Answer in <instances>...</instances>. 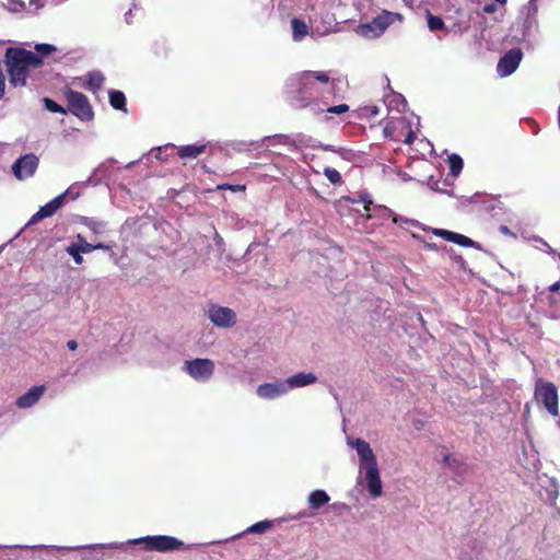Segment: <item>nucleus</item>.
Wrapping results in <instances>:
<instances>
[{
    "mask_svg": "<svg viewBox=\"0 0 560 560\" xmlns=\"http://www.w3.org/2000/svg\"><path fill=\"white\" fill-rule=\"evenodd\" d=\"M94 247H95V250H96V249H103V250H108V249H110V246L105 245V244H103V243L95 244V245H94Z\"/></svg>",
    "mask_w": 560,
    "mask_h": 560,
    "instance_id": "obj_40",
    "label": "nucleus"
},
{
    "mask_svg": "<svg viewBox=\"0 0 560 560\" xmlns=\"http://www.w3.org/2000/svg\"><path fill=\"white\" fill-rule=\"evenodd\" d=\"M330 500V497L324 490H314L307 498L308 506L313 510H319Z\"/></svg>",
    "mask_w": 560,
    "mask_h": 560,
    "instance_id": "obj_19",
    "label": "nucleus"
},
{
    "mask_svg": "<svg viewBox=\"0 0 560 560\" xmlns=\"http://www.w3.org/2000/svg\"><path fill=\"white\" fill-rule=\"evenodd\" d=\"M447 163L450 166V175L457 177L464 166V161L458 154H451L447 159Z\"/></svg>",
    "mask_w": 560,
    "mask_h": 560,
    "instance_id": "obj_23",
    "label": "nucleus"
},
{
    "mask_svg": "<svg viewBox=\"0 0 560 560\" xmlns=\"http://www.w3.org/2000/svg\"><path fill=\"white\" fill-rule=\"evenodd\" d=\"M38 164L39 160L35 154L28 153L22 155L12 165L13 175L19 180L32 177L36 173Z\"/></svg>",
    "mask_w": 560,
    "mask_h": 560,
    "instance_id": "obj_8",
    "label": "nucleus"
},
{
    "mask_svg": "<svg viewBox=\"0 0 560 560\" xmlns=\"http://www.w3.org/2000/svg\"><path fill=\"white\" fill-rule=\"evenodd\" d=\"M291 26L293 32V39L296 42L301 40L308 34L310 27L301 19L293 18L291 21Z\"/></svg>",
    "mask_w": 560,
    "mask_h": 560,
    "instance_id": "obj_20",
    "label": "nucleus"
},
{
    "mask_svg": "<svg viewBox=\"0 0 560 560\" xmlns=\"http://www.w3.org/2000/svg\"><path fill=\"white\" fill-rule=\"evenodd\" d=\"M416 139L415 132L408 127V132L404 139V143L406 144H412Z\"/></svg>",
    "mask_w": 560,
    "mask_h": 560,
    "instance_id": "obj_33",
    "label": "nucleus"
},
{
    "mask_svg": "<svg viewBox=\"0 0 560 560\" xmlns=\"http://www.w3.org/2000/svg\"><path fill=\"white\" fill-rule=\"evenodd\" d=\"M45 108L50 113L67 114V109L49 97L43 98Z\"/></svg>",
    "mask_w": 560,
    "mask_h": 560,
    "instance_id": "obj_27",
    "label": "nucleus"
},
{
    "mask_svg": "<svg viewBox=\"0 0 560 560\" xmlns=\"http://www.w3.org/2000/svg\"><path fill=\"white\" fill-rule=\"evenodd\" d=\"M447 236H450L448 242H453V243L464 246V247H472L475 245V242L471 238H469L463 234L451 232V234H447Z\"/></svg>",
    "mask_w": 560,
    "mask_h": 560,
    "instance_id": "obj_26",
    "label": "nucleus"
},
{
    "mask_svg": "<svg viewBox=\"0 0 560 560\" xmlns=\"http://www.w3.org/2000/svg\"><path fill=\"white\" fill-rule=\"evenodd\" d=\"M317 149L324 150V151H331V152H338L337 149H335L331 144H319L316 147Z\"/></svg>",
    "mask_w": 560,
    "mask_h": 560,
    "instance_id": "obj_37",
    "label": "nucleus"
},
{
    "mask_svg": "<svg viewBox=\"0 0 560 560\" xmlns=\"http://www.w3.org/2000/svg\"><path fill=\"white\" fill-rule=\"evenodd\" d=\"M208 317L218 327H232L236 322V314L233 310L218 305H212L209 308Z\"/></svg>",
    "mask_w": 560,
    "mask_h": 560,
    "instance_id": "obj_10",
    "label": "nucleus"
},
{
    "mask_svg": "<svg viewBox=\"0 0 560 560\" xmlns=\"http://www.w3.org/2000/svg\"><path fill=\"white\" fill-rule=\"evenodd\" d=\"M345 199L350 201V202H352V203L362 202L363 206H364V210L366 211L365 218L368 220L373 217L372 211H380V212H383L384 214H387V215L392 214V211L388 208H386L384 206H374L372 197H371V195L369 192L361 194L358 199L350 198V197H345Z\"/></svg>",
    "mask_w": 560,
    "mask_h": 560,
    "instance_id": "obj_15",
    "label": "nucleus"
},
{
    "mask_svg": "<svg viewBox=\"0 0 560 560\" xmlns=\"http://www.w3.org/2000/svg\"><path fill=\"white\" fill-rule=\"evenodd\" d=\"M394 129H395V127H394V125H393V124H387V125L384 127V135H385V137H386V138H390V139H393V138H394V136H393V133H394Z\"/></svg>",
    "mask_w": 560,
    "mask_h": 560,
    "instance_id": "obj_34",
    "label": "nucleus"
},
{
    "mask_svg": "<svg viewBox=\"0 0 560 560\" xmlns=\"http://www.w3.org/2000/svg\"><path fill=\"white\" fill-rule=\"evenodd\" d=\"M535 399L542 404L550 415H558L559 396L552 382L538 380L535 385Z\"/></svg>",
    "mask_w": 560,
    "mask_h": 560,
    "instance_id": "obj_6",
    "label": "nucleus"
},
{
    "mask_svg": "<svg viewBox=\"0 0 560 560\" xmlns=\"http://www.w3.org/2000/svg\"><path fill=\"white\" fill-rule=\"evenodd\" d=\"M443 462L448 466H454L457 463V460L450 454L444 455Z\"/></svg>",
    "mask_w": 560,
    "mask_h": 560,
    "instance_id": "obj_36",
    "label": "nucleus"
},
{
    "mask_svg": "<svg viewBox=\"0 0 560 560\" xmlns=\"http://www.w3.org/2000/svg\"><path fill=\"white\" fill-rule=\"evenodd\" d=\"M78 243H74L77 248L81 252V254H89L95 250L94 244H91L85 241V238L81 235H77Z\"/></svg>",
    "mask_w": 560,
    "mask_h": 560,
    "instance_id": "obj_30",
    "label": "nucleus"
},
{
    "mask_svg": "<svg viewBox=\"0 0 560 560\" xmlns=\"http://www.w3.org/2000/svg\"><path fill=\"white\" fill-rule=\"evenodd\" d=\"M323 173L332 185H340L342 183L341 175L337 170L327 166Z\"/></svg>",
    "mask_w": 560,
    "mask_h": 560,
    "instance_id": "obj_29",
    "label": "nucleus"
},
{
    "mask_svg": "<svg viewBox=\"0 0 560 560\" xmlns=\"http://www.w3.org/2000/svg\"><path fill=\"white\" fill-rule=\"evenodd\" d=\"M394 223H398V219L396 217L393 218Z\"/></svg>",
    "mask_w": 560,
    "mask_h": 560,
    "instance_id": "obj_44",
    "label": "nucleus"
},
{
    "mask_svg": "<svg viewBox=\"0 0 560 560\" xmlns=\"http://www.w3.org/2000/svg\"><path fill=\"white\" fill-rule=\"evenodd\" d=\"M401 20V14L384 10L371 22L360 24L357 27V34L368 39L377 38L384 34V32L388 28L389 25H392L396 21L400 22Z\"/></svg>",
    "mask_w": 560,
    "mask_h": 560,
    "instance_id": "obj_3",
    "label": "nucleus"
},
{
    "mask_svg": "<svg viewBox=\"0 0 560 560\" xmlns=\"http://www.w3.org/2000/svg\"><path fill=\"white\" fill-rule=\"evenodd\" d=\"M207 144H187L177 148V155L180 159H197L207 151Z\"/></svg>",
    "mask_w": 560,
    "mask_h": 560,
    "instance_id": "obj_18",
    "label": "nucleus"
},
{
    "mask_svg": "<svg viewBox=\"0 0 560 560\" xmlns=\"http://www.w3.org/2000/svg\"><path fill=\"white\" fill-rule=\"evenodd\" d=\"M365 480L368 483V490L372 498H378L382 494V481L380 477V470L377 464L365 466Z\"/></svg>",
    "mask_w": 560,
    "mask_h": 560,
    "instance_id": "obj_12",
    "label": "nucleus"
},
{
    "mask_svg": "<svg viewBox=\"0 0 560 560\" xmlns=\"http://www.w3.org/2000/svg\"><path fill=\"white\" fill-rule=\"evenodd\" d=\"M86 226L92 228L91 223L85 222Z\"/></svg>",
    "mask_w": 560,
    "mask_h": 560,
    "instance_id": "obj_47",
    "label": "nucleus"
},
{
    "mask_svg": "<svg viewBox=\"0 0 560 560\" xmlns=\"http://www.w3.org/2000/svg\"><path fill=\"white\" fill-rule=\"evenodd\" d=\"M275 526L273 521L265 520L257 522L249 526L244 533L248 534H265Z\"/></svg>",
    "mask_w": 560,
    "mask_h": 560,
    "instance_id": "obj_24",
    "label": "nucleus"
},
{
    "mask_svg": "<svg viewBox=\"0 0 560 560\" xmlns=\"http://www.w3.org/2000/svg\"><path fill=\"white\" fill-rule=\"evenodd\" d=\"M109 104L114 109L127 112L126 96L121 91L113 90L109 92Z\"/></svg>",
    "mask_w": 560,
    "mask_h": 560,
    "instance_id": "obj_21",
    "label": "nucleus"
},
{
    "mask_svg": "<svg viewBox=\"0 0 560 560\" xmlns=\"http://www.w3.org/2000/svg\"><path fill=\"white\" fill-rule=\"evenodd\" d=\"M218 190H231V191H243L245 190L244 185H231V184H220L217 186Z\"/></svg>",
    "mask_w": 560,
    "mask_h": 560,
    "instance_id": "obj_32",
    "label": "nucleus"
},
{
    "mask_svg": "<svg viewBox=\"0 0 560 560\" xmlns=\"http://www.w3.org/2000/svg\"><path fill=\"white\" fill-rule=\"evenodd\" d=\"M327 105H328L327 102L322 101V104H319L313 112L314 113L327 112L330 114L340 115V114H345L349 110V106L347 104H339L336 106H327Z\"/></svg>",
    "mask_w": 560,
    "mask_h": 560,
    "instance_id": "obj_22",
    "label": "nucleus"
},
{
    "mask_svg": "<svg viewBox=\"0 0 560 560\" xmlns=\"http://www.w3.org/2000/svg\"><path fill=\"white\" fill-rule=\"evenodd\" d=\"M66 252L73 258L74 262L77 265H81L83 262V257H82V254L81 252L77 248L75 244L72 243L70 244L67 248H66Z\"/></svg>",
    "mask_w": 560,
    "mask_h": 560,
    "instance_id": "obj_31",
    "label": "nucleus"
},
{
    "mask_svg": "<svg viewBox=\"0 0 560 560\" xmlns=\"http://www.w3.org/2000/svg\"><path fill=\"white\" fill-rule=\"evenodd\" d=\"M400 124L405 126L406 125L405 119H400Z\"/></svg>",
    "mask_w": 560,
    "mask_h": 560,
    "instance_id": "obj_46",
    "label": "nucleus"
},
{
    "mask_svg": "<svg viewBox=\"0 0 560 560\" xmlns=\"http://www.w3.org/2000/svg\"><path fill=\"white\" fill-rule=\"evenodd\" d=\"M425 246H427L428 248H435V247H436V246H435V244H425Z\"/></svg>",
    "mask_w": 560,
    "mask_h": 560,
    "instance_id": "obj_43",
    "label": "nucleus"
},
{
    "mask_svg": "<svg viewBox=\"0 0 560 560\" xmlns=\"http://www.w3.org/2000/svg\"><path fill=\"white\" fill-rule=\"evenodd\" d=\"M132 545H142L144 551L172 552L185 547L184 541L173 536L153 535L144 536L130 541Z\"/></svg>",
    "mask_w": 560,
    "mask_h": 560,
    "instance_id": "obj_4",
    "label": "nucleus"
},
{
    "mask_svg": "<svg viewBox=\"0 0 560 560\" xmlns=\"http://www.w3.org/2000/svg\"><path fill=\"white\" fill-rule=\"evenodd\" d=\"M317 381V377L313 373H296L289 378L285 380V384L288 386V390L295 387H303L311 384H314Z\"/></svg>",
    "mask_w": 560,
    "mask_h": 560,
    "instance_id": "obj_16",
    "label": "nucleus"
},
{
    "mask_svg": "<svg viewBox=\"0 0 560 560\" xmlns=\"http://www.w3.org/2000/svg\"><path fill=\"white\" fill-rule=\"evenodd\" d=\"M559 290H560V282H555L553 284H551V285L549 287V291H550V292H557V291H559Z\"/></svg>",
    "mask_w": 560,
    "mask_h": 560,
    "instance_id": "obj_42",
    "label": "nucleus"
},
{
    "mask_svg": "<svg viewBox=\"0 0 560 560\" xmlns=\"http://www.w3.org/2000/svg\"><path fill=\"white\" fill-rule=\"evenodd\" d=\"M184 370L194 380L198 382L208 381L214 373V363L210 359L188 360L184 364Z\"/></svg>",
    "mask_w": 560,
    "mask_h": 560,
    "instance_id": "obj_7",
    "label": "nucleus"
},
{
    "mask_svg": "<svg viewBox=\"0 0 560 560\" xmlns=\"http://www.w3.org/2000/svg\"><path fill=\"white\" fill-rule=\"evenodd\" d=\"M556 303V300L553 298H550V304Z\"/></svg>",
    "mask_w": 560,
    "mask_h": 560,
    "instance_id": "obj_45",
    "label": "nucleus"
},
{
    "mask_svg": "<svg viewBox=\"0 0 560 560\" xmlns=\"http://www.w3.org/2000/svg\"><path fill=\"white\" fill-rule=\"evenodd\" d=\"M104 77L100 72H90L88 74L86 86L93 92L100 90L104 83Z\"/></svg>",
    "mask_w": 560,
    "mask_h": 560,
    "instance_id": "obj_25",
    "label": "nucleus"
},
{
    "mask_svg": "<svg viewBox=\"0 0 560 560\" xmlns=\"http://www.w3.org/2000/svg\"><path fill=\"white\" fill-rule=\"evenodd\" d=\"M57 47L51 44H36L35 51L23 47H8L4 65L9 82L13 86H25L27 80H35L34 72L43 67L44 58L55 52Z\"/></svg>",
    "mask_w": 560,
    "mask_h": 560,
    "instance_id": "obj_2",
    "label": "nucleus"
},
{
    "mask_svg": "<svg viewBox=\"0 0 560 560\" xmlns=\"http://www.w3.org/2000/svg\"><path fill=\"white\" fill-rule=\"evenodd\" d=\"M428 27L432 32L442 31L446 28L444 21L440 16L432 14L428 15Z\"/></svg>",
    "mask_w": 560,
    "mask_h": 560,
    "instance_id": "obj_28",
    "label": "nucleus"
},
{
    "mask_svg": "<svg viewBox=\"0 0 560 560\" xmlns=\"http://www.w3.org/2000/svg\"><path fill=\"white\" fill-rule=\"evenodd\" d=\"M44 385L33 386L15 400V405L21 409L30 408L40 399V397L44 395Z\"/></svg>",
    "mask_w": 560,
    "mask_h": 560,
    "instance_id": "obj_14",
    "label": "nucleus"
},
{
    "mask_svg": "<svg viewBox=\"0 0 560 560\" xmlns=\"http://www.w3.org/2000/svg\"><path fill=\"white\" fill-rule=\"evenodd\" d=\"M452 231H447V230H442V229H435L433 230V233L438 236H441L447 241H450V236H447V234H451Z\"/></svg>",
    "mask_w": 560,
    "mask_h": 560,
    "instance_id": "obj_35",
    "label": "nucleus"
},
{
    "mask_svg": "<svg viewBox=\"0 0 560 560\" xmlns=\"http://www.w3.org/2000/svg\"><path fill=\"white\" fill-rule=\"evenodd\" d=\"M67 347L69 350L74 351L78 349V342L75 340H69Z\"/></svg>",
    "mask_w": 560,
    "mask_h": 560,
    "instance_id": "obj_39",
    "label": "nucleus"
},
{
    "mask_svg": "<svg viewBox=\"0 0 560 560\" xmlns=\"http://www.w3.org/2000/svg\"><path fill=\"white\" fill-rule=\"evenodd\" d=\"M67 196H70L71 199H75L78 195H71L70 190H67L63 194L55 197L48 203L40 207L38 211L35 214H33L27 224H36L45 218L52 217L58 211V209L65 203Z\"/></svg>",
    "mask_w": 560,
    "mask_h": 560,
    "instance_id": "obj_9",
    "label": "nucleus"
},
{
    "mask_svg": "<svg viewBox=\"0 0 560 560\" xmlns=\"http://www.w3.org/2000/svg\"><path fill=\"white\" fill-rule=\"evenodd\" d=\"M337 79L329 77L327 71H301L289 81V101L296 109L311 108L314 110L322 104V95L334 92L337 88Z\"/></svg>",
    "mask_w": 560,
    "mask_h": 560,
    "instance_id": "obj_1",
    "label": "nucleus"
},
{
    "mask_svg": "<svg viewBox=\"0 0 560 560\" xmlns=\"http://www.w3.org/2000/svg\"><path fill=\"white\" fill-rule=\"evenodd\" d=\"M522 57L521 49L514 48L506 51L498 62V72L503 77L512 74L517 69Z\"/></svg>",
    "mask_w": 560,
    "mask_h": 560,
    "instance_id": "obj_11",
    "label": "nucleus"
},
{
    "mask_svg": "<svg viewBox=\"0 0 560 560\" xmlns=\"http://www.w3.org/2000/svg\"><path fill=\"white\" fill-rule=\"evenodd\" d=\"M63 95L67 101V110L73 116L85 122L94 119L93 107L85 94L72 89H66Z\"/></svg>",
    "mask_w": 560,
    "mask_h": 560,
    "instance_id": "obj_5",
    "label": "nucleus"
},
{
    "mask_svg": "<svg viewBox=\"0 0 560 560\" xmlns=\"http://www.w3.org/2000/svg\"><path fill=\"white\" fill-rule=\"evenodd\" d=\"M357 453L363 463L364 467L370 466L372 464H377L376 457L368 442L364 440L358 439L355 442Z\"/></svg>",
    "mask_w": 560,
    "mask_h": 560,
    "instance_id": "obj_17",
    "label": "nucleus"
},
{
    "mask_svg": "<svg viewBox=\"0 0 560 560\" xmlns=\"http://www.w3.org/2000/svg\"><path fill=\"white\" fill-rule=\"evenodd\" d=\"M500 232L505 234V235H509V236H512V237H516V235L506 225H501L500 226Z\"/></svg>",
    "mask_w": 560,
    "mask_h": 560,
    "instance_id": "obj_38",
    "label": "nucleus"
},
{
    "mask_svg": "<svg viewBox=\"0 0 560 560\" xmlns=\"http://www.w3.org/2000/svg\"><path fill=\"white\" fill-rule=\"evenodd\" d=\"M288 392L285 381L265 383L257 387V395L262 399H275Z\"/></svg>",
    "mask_w": 560,
    "mask_h": 560,
    "instance_id": "obj_13",
    "label": "nucleus"
},
{
    "mask_svg": "<svg viewBox=\"0 0 560 560\" xmlns=\"http://www.w3.org/2000/svg\"><path fill=\"white\" fill-rule=\"evenodd\" d=\"M494 10H495V8L493 4H487L483 7V12H486V13H492V12H494Z\"/></svg>",
    "mask_w": 560,
    "mask_h": 560,
    "instance_id": "obj_41",
    "label": "nucleus"
}]
</instances>
